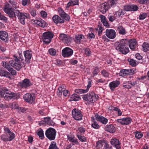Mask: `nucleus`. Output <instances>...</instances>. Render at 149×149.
Returning <instances> with one entry per match:
<instances>
[{"label":"nucleus","instance_id":"1","mask_svg":"<svg viewBox=\"0 0 149 149\" xmlns=\"http://www.w3.org/2000/svg\"><path fill=\"white\" fill-rule=\"evenodd\" d=\"M13 56L14 60L10 61V65L14 68L16 69L19 70L21 68L19 62L20 60L21 61L23 60L22 53V52H18V55H14Z\"/></svg>","mask_w":149,"mask_h":149},{"label":"nucleus","instance_id":"2","mask_svg":"<svg viewBox=\"0 0 149 149\" xmlns=\"http://www.w3.org/2000/svg\"><path fill=\"white\" fill-rule=\"evenodd\" d=\"M125 39H122L120 42H117L116 43V49L117 51L122 52L123 54H126L129 52L128 46L127 44L123 43Z\"/></svg>","mask_w":149,"mask_h":149},{"label":"nucleus","instance_id":"3","mask_svg":"<svg viewBox=\"0 0 149 149\" xmlns=\"http://www.w3.org/2000/svg\"><path fill=\"white\" fill-rule=\"evenodd\" d=\"M84 100L87 102L88 104L94 103L97 100L98 96L94 92H91L86 95H82Z\"/></svg>","mask_w":149,"mask_h":149},{"label":"nucleus","instance_id":"4","mask_svg":"<svg viewBox=\"0 0 149 149\" xmlns=\"http://www.w3.org/2000/svg\"><path fill=\"white\" fill-rule=\"evenodd\" d=\"M54 34L51 31L45 32L43 33L42 37V41L45 44H48L53 38Z\"/></svg>","mask_w":149,"mask_h":149},{"label":"nucleus","instance_id":"5","mask_svg":"<svg viewBox=\"0 0 149 149\" xmlns=\"http://www.w3.org/2000/svg\"><path fill=\"white\" fill-rule=\"evenodd\" d=\"M56 134L55 130L53 128H50L47 130L45 132V135L50 140L55 139Z\"/></svg>","mask_w":149,"mask_h":149},{"label":"nucleus","instance_id":"6","mask_svg":"<svg viewBox=\"0 0 149 149\" xmlns=\"http://www.w3.org/2000/svg\"><path fill=\"white\" fill-rule=\"evenodd\" d=\"M124 43L127 44L128 47L129 46L130 49L132 50L135 49L137 46V42L135 39H131L129 40L128 39H125Z\"/></svg>","mask_w":149,"mask_h":149},{"label":"nucleus","instance_id":"7","mask_svg":"<svg viewBox=\"0 0 149 149\" xmlns=\"http://www.w3.org/2000/svg\"><path fill=\"white\" fill-rule=\"evenodd\" d=\"M72 114L74 118L78 120H81L82 119V115L80 110L74 109L72 111Z\"/></svg>","mask_w":149,"mask_h":149},{"label":"nucleus","instance_id":"8","mask_svg":"<svg viewBox=\"0 0 149 149\" xmlns=\"http://www.w3.org/2000/svg\"><path fill=\"white\" fill-rule=\"evenodd\" d=\"M105 33L106 36L109 39H113L116 37V33L113 29H107Z\"/></svg>","mask_w":149,"mask_h":149},{"label":"nucleus","instance_id":"9","mask_svg":"<svg viewBox=\"0 0 149 149\" xmlns=\"http://www.w3.org/2000/svg\"><path fill=\"white\" fill-rule=\"evenodd\" d=\"M32 85L33 83L30 80L27 79H24L22 81L19 83V86L22 88H26Z\"/></svg>","mask_w":149,"mask_h":149},{"label":"nucleus","instance_id":"10","mask_svg":"<svg viewBox=\"0 0 149 149\" xmlns=\"http://www.w3.org/2000/svg\"><path fill=\"white\" fill-rule=\"evenodd\" d=\"M73 51L69 47H66L62 52V55L64 57H68L72 54Z\"/></svg>","mask_w":149,"mask_h":149},{"label":"nucleus","instance_id":"11","mask_svg":"<svg viewBox=\"0 0 149 149\" xmlns=\"http://www.w3.org/2000/svg\"><path fill=\"white\" fill-rule=\"evenodd\" d=\"M9 91L7 89L3 88L0 91V94L3 96L4 98L7 100H8L9 99Z\"/></svg>","mask_w":149,"mask_h":149},{"label":"nucleus","instance_id":"12","mask_svg":"<svg viewBox=\"0 0 149 149\" xmlns=\"http://www.w3.org/2000/svg\"><path fill=\"white\" fill-rule=\"evenodd\" d=\"M16 14L19 20L24 17L26 18H28L29 17V14L20 12L19 10L16 11Z\"/></svg>","mask_w":149,"mask_h":149},{"label":"nucleus","instance_id":"13","mask_svg":"<svg viewBox=\"0 0 149 149\" xmlns=\"http://www.w3.org/2000/svg\"><path fill=\"white\" fill-rule=\"evenodd\" d=\"M33 21L34 23L37 24L39 26L42 27L47 26V24L46 22L41 19L34 20Z\"/></svg>","mask_w":149,"mask_h":149},{"label":"nucleus","instance_id":"14","mask_svg":"<svg viewBox=\"0 0 149 149\" xmlns=\"http://www.w3.org/2000/svg\"><path fill=\"white\" fill-rule=\"evenodd\" d=\"M23 98L24 100L28 102L32 103L35 100L34 96H32V95L29 93H26L23 96Z\"/></svg>","mask_w":149,"mask_h":149},{"label":"nucleus","instance_id":"15","mask_svg":"<svg viewBox=\"0 0 149 149\" xmlns=\"http://www.w3.org/2000/svg\"><path fill=\"white\" fill-rule=\"evenodd\" d=\"M120 84V82L119 81H113L111 82L109 84V86L111 91H113L115 88L117 87Z\"/></svg>","mask_w":149,"mask_h":149},{"label":"nucleus","instance_id":"16","mask_svg":"<svg viewBox=\"0 0 149 149\" xmlns=\"http://www.w3.org/2000/svg\"><path fill=\"white\" fill-rule=\"evenodd\" d=\"M111 144L114 146L116 149H120L121 147L120 145L119 140L116 138L112 139L110 141Z\"/></svg>","mask_w":149,"mask_h":149},{"label":"nucleus","instance_id":"17","mask_svg":"<svg viewBox=\"0 0 149 149\" xmlns=\"http://www.w3.org/2000/svg\"><path fill=\"white\" fill-rule=\"evenodd\" d=\"M24 54L25 58V61L27 63H29L32 57L31 52L29 50L25 51L24 52Z\"/></svg>","mask_w":149,"mask_h":149},{"label":"nucleus","instance_id":"18","mask_svg":"<svg viewBox=\"0 0 149 149\" xmlns=\"http://www.w3.org/2000/svg\"><path fill=\"white\" fill-rule=\"evenodd\" d=\"M95 118L97 121L101 122L103 124H105L108 121V120L106 118L97 114L95 115Z\"/></svg>","mask_w":149,"mask_h":149},{"label":"nucleus","instance_id":"19","mask_svg":"<svg viewBox=\"0 0 149 149\" xmlns=\"http://www.w3.org/2000/svg\"><path fill=\"white\" fill-rule=\"evenodd\" d=\"M52 19L54 23L56 24L58 23H62L64 22V20L62 19L58 15H55L52 17Z\"/></svg>","mask_w":149,"mask_h":149},{"label":"nucleus","instance_id":"20","mask_svg":"<svg viewBox=\"0 0 149 149\" xmlns=\"http://www.w3.org/2000/svg\"><path fill=\"white\" fill-rule=\"evenodd\" d=\"M17 10H19L13 9H11V10H10V20H11V22H12V20H11V18L13 19V20H15L16 19V11Z\"/></svg>","mask_w":149,"mask_h":149},{"label":"nucleus","instance_id":"21","mask_svg":"<svg viewBox=\"0 0 149 149\" xmlns=\"http://www.w3.org/2000/svg\"><path fill=\"white\" fill-rule=\"evenodd\" d=\"M19 7L17 3L14 0H10V9H16Z\"/></svg>","mask_w":149,"mask_h":149},{"label":"nucleus","instance_id":"22","mask_svg":"<svg viewBox=\"0 0 149 149\" xmlns=\"http://www.w3.org/2000/svg\"><path fill=\"white\" fill-rule=\"evenodd\" d=\"M19 95L16 93H10V101L13 100H17L19 98Z\"/></svg>","mask_w":149,"mask_h":149},{"label":"nucleus","instance_id":"23","mask_svg":"<svg viewBox=\"0 0 149 149\" xmlns=\"http://www.w3.org/2000/svg\"><path fill=\"white\" fill-rule=\"evenodd\" d=\"M106 141L104 140H99L96 142V147L97 149H100L105 143Z\"/></svg>","mask_w":149,"mask_h":149},{"label":"nucleus","instance_id":"24","mask_svg":"<svg viewBox=\"0 0 149 149\" xmlns=\"http://www.w3.org/2000/svg\"><path fill=\"white\" fill-rule=\"evenodd\" d=\"M8 36V33L3 31H0V38L2 40H6Z\"/></svg>","mask_w":149,"mask_h":149},{"label":"nucleus","instance_id":"25","mask_svg":"<svg viewBox=\"0 0 149 149\" xmlns=\"http://www.w3.org/2000/svg\"><path fill=\"white\" fill-rule=\"evenodd\" d=\"M105 130L110 133H114L115 132V128L112 125H110L105 128Z\"/></svg>","mask_w":149,"mask_h":149},{"label":"nucleus","instance_id":"26","mask_svg":"<svg viewBox=\"0 0 149 149\" xmlns=\"http://www.w3.org/2000/svg\"><path fill=\"white\" fill-rule=\"evenodd\" d=\"M79 0H70L67 4L66 7L68 8L71 6H74L78 4Z\"/></svg>","mask_w":149,"mask_h":149},{"label":"nucleus","instance_id":"27","mask_svg":"<svg viewBox=\"0 0 149 149\" xmlns=\"http://www.w3.org/2000/svg\"><path fill=\"white\" fill-rule=\"evenodd\" d=\"M0 76L9 78V73L3 69H0Z\"/></svg>","mask_w":149,"mask_h":149},{"label":"nucleus","instance_id":"28","mask_svg":"<svg viewBox=\"0 0 149 149\" xmlns=\"http://www.w3.org/2000/svg\"><path fill=\"white\" fill-rule=\"evenodd\" d=\"M3 10L5 13L9 15V4L8 2L4 3Z\"/></svg>","mask_w":149,"mask_h":149},{"label":"nucleus","instance_id":"29","mask_svg":"<svg viewBox=\"0 0 149 149\" xmlns=\"http://www.w3.org/2000/svg\"><path fill=\"white\" fill-rule=\"evenodd\" d=\"M44 120L45 121L46 124L49 125H52L54 124V123L51 120L50 117H47L44 118Z\"/></svg>","mask_w":149,"mask_h":149},{"label":"nucleus","instance_id":"30","mask_svg":"<svg viewBox=\"0 0 149 149\" xmlns=\"http://www.w3.org/2000/svg\"><path fill=\"white\" fill-rule=\"evenodd\" d=\"M80 97L79 95L76 94H74L71 96L70 101H78Z\"/></svg>","mask_w":149,"mask_h":149},{"label":"nucleus","instance_id":"31","mask_svg":"<svg viewBox=\"0 0 149 149\" xmlns=\"http://www.w3.org/2000/svg\"><path fill=\"white\" fill-rule=\"evenodd\" d=\"M143 50L145 52L149 50V43L144 42L142 45Z\"/></svg>","mask_w":149,"mask_h":149},{"label":"nucleus","instance_id":"32","mask_svg":"<svg viewBox=\"0 0 149 149\" xmlns=\"http://www.w3.org/2000/svg\"><path fill=\"white\" fill-rule=\"evenodd\" d=\"M127 60L129 64L133 66H135L138 64V62L133 59L128 58Z\"/></svg>","mask_w":149,"mask_h":149},{"label":"nucleus","instance_id":"33","mask_svg":"<svg viewBox=\"0 0 149 149\" xmlns=\"http://www.w3.org/2000/svg\"><path fill=\"white\" fill-rule=\"evenodd\" d=\"M117 30L120 34L123 35L125 34V29L122 26H119L117 28Z\"/></svg>","mask_w":149,"mask_h":149},{"label":"nucleus","instance_id":"34","mask_svg":"<svg viewBox=\"0 0 149 149\" xmlns=\"http://www.w3.org/2000/svg\"><path fill=\"white\" fill-rule=\"evenodd\" d=\"M84 38V37L82 35H77L75 36V42L77 43H79L81 40Z\"/></svg>","mask_w":149,"mask_h":149},{"label":"nucleus","instance_id":"35","mask_svg":"<svg viewBox=\"0 0 149 149\" xmlns=\"http://www.w3.org/2000/svg\"><path fill=\"white\" fill-rule=\"evenodd\" d=\"M124 119V125H128L130 124L132 120V119L130 117H127L126 118H123Z\"/></svg>","mask_w":149,"mask_h":149},{"label":"nucleus","instance_id":"36","mask_svg":"<svg viewBox=\"0 0 149 149\" xmlns=\"http://www.w3.org/2000/svg\"><path fill=\"white\" fill-rule=\"evenodd\" d=\"M49 149H59L56 146V143L54 141H52L51 142L49 146Z\"/></svg>","mask_w":149,"mask_h":149},{"label":"nucleus","instance_id":"37","mask_svg":"<svg viewBox=\"0 0 149 149\" xmlns=\"http://www.w3.org/2000/svg\"><path fill=\"white\" fill-rule=\"evenodd\" d=\"M75 92L78 93H84L88 92V89H77L75 91Z\"/></svg>","mask_w":149,"mask_h":149},{"label":"nucleus","instance_id":"38","mask_svg":"<svg viewBox=\"0 0 149 149\" xmlns=\"http://www.w3.org/2000/svg\"><path fill=\"white\" fill-rule=\"evenodd\" d=\"M2 64L3 67L6 68L9 71V65L8 62L7 61H3Z\"/></svg>","mask_w":149,"mask_h":149},{"label":"nucleus","instance_id":"39","mask_svg":"<svg viewBox=\"0 0 149 149\" xmlns=\"http://www.w3.org/2000/svg\"><path fill=\"white\" fill-rule=\"evenodd\" d=\"M58 11L60 15L62 17L66 13L61 8H59L58 9Z\"/></svg>","mask_w":149,"mask_h":149},{"label":"nucleus","instance_id":"40","mask_svg":"<svg viewBox=\"0 0 149 149\" xmlns=\"http://www.w3.org/2000/svg\"><path fill=\"white\" fill-rule=\"evenodd\" d=\"M38 135L41 139H43L44 138L43 131L42 129L39 130L38 133Z\"/></svg>","mask_w":149,"mask_h":149},{"label":"nucleus","instance_id":"41","mask_svg":"<svg viewBox=\"0 0 149 149\" xmlns=\"http://www.w3.org/2000/svg\"><path fill=\"white\" fill-rule=\"evenodd\" d=\"M135 136L136 138L139 139L141 138L143 136V134L140 132H135Z\"/></svg>","mask_w":149,"mask_h":149},{"label":"nucleus","instance_id":"42","mask_svg":"<svg viewBox=\"0 0 149 149\" xmlns=\"http://www.w3.org/2000/svg\"><path fill=\"white\" fill-rule=\"evenodd\" d=\"M127 75H132L135 73V71L133 69H126Z\"/></svg>","mask_w":149,"mask_h":149},{"label":"nucleus","instance_id":"43","mask_svg":"<svg viewBox=\"0 0 149 149\" xmlns=\"http://www.w3.org/2000/svg\"><path fill=\"white\" fill-rule=\"evenodd\" d=\"M49 52L50 55L52 56H54L56 54V52L55 49L53 48H51L49 50Z\"/></svg>","mask_w":149,"mask_h":149},{"label":"nucleus","instance_id":"44","mask_svg":"<svg viewBox=\"0 0 149 149\" xmlns=\"http://www.w3.org/2000/svg\"><path fill=\"white\" fill-rule=\"evenodd\" d=\"M123 86L124 87L127 88H131L130 81L126 82L123 84Z\"/></svg>","mask_w":149,"mask_h":149},{"label":"nucleus","instance_id":"45","mask_svg":"<svg viewBox=\"0 0 149 149\" xmlns=\"http://www.w3.org/2000/svg\"><path fill=\"white\" fill-rule=\"evenodd\" d=\"M10 106L12 109H16L18 108V106L16 102H14L10 105Z\"/></svg>","mask_w":149,"mask_h":149},{"label":"nucleus","instance_id":"46","mask_svg":"<svg viewBox=\"0 0 149 149\" xmlns=\"http://www.w3.org/2000/svg\"><path fill=\"white\" fill-rule=\"evenodd\" d=\"M77 136L79 140L81 141L85 142L86 141V139L85 136H82L79 134H77Z\"/></svg>","mask_w":149,"mask_h":149},{"label":"nucleus","instance_id":"47","mask_svg":"<svg viewBox=\"0 0 149 149\" xmlns=\"http://www.w3.org/2000/svg\"><path fill=\"white\" fill-rule=\"evenodd\" d=\"M103 149H112V147L109 145L107 141H106L104 146Z\"/></svg>","mask_w":149,"mask_h":149},{"label":"nucleus","instance_id":"48","mask_svg":"<svg viewBox=\"0 0 149 149\" xmlns=\"http://www.w3.org/2000/svg\"><path fill=\"white\" fill-rule=\"evenodd\" d=\"M1 139L4 141H6L8 140L9 138L7 137L6 135L3 134L1 136Z\"/></svg>","mask_w":149,"mask_h":149},{"label":"nucleus","instance_id":"49","mask_svg":"<svg viewBox=\"0 0 149 149\" xmlns=\"http://www.w3.org/2000/svg\"><path fill=\"white\" fill-rule=\"evenodd\" d=\"M67 35L64 33H61L60 34V38L61 40L63 42L66 38H67Z\"/></svg>","mask_w":149,"mask_h":149},{"label":"nucleus","instance_id":"50","mask_svg":"<svg viewBox=\"0 0 149 149\" xmlns=\"http://www.w3.org/2000/svg\"><path fill=\"white\" fill-rule=\"evenodd\" d=\"M92 127L96 129H98L99 128L100 126L97 123L95 122H93V123L91 124Z\"/></svg>","mask_w":149,"mask_h":149},{"label":"nucleus","instance_id":"51","mask_svg":"<svg viewBox=\"0 0 149 149\" xmlns=\"http://www.w3.org/2000/svg\"><path fill=\"white\" fill-rule=\"evenodd\" d=\"M126 69L121 70L120 72V75L122 77H124L127 75Z\"/></svg>","mask_w":149,"mask_h":149},{"label":"nucleus","instance_id":"52","mask_svg":"<svg viewBox=\"0 0 149 149\" xmlns=\"http://www.w3.org/2000/svg\"><path fill=\"white\" fill-rule=\"evenodd\" d=\"M147 16V15L146 13H143L140 14L139 16V19L141 20L144 19Z\"/></svg>","mask_w":149,"mask_h":149},{"label":"nucleus","instance_id":"53","mask_svg":"<svg viewBox=\"0 0 149 149\" xmlns=\"http://www.w3.org/2000/svg\"><path fill=\"white\" fill-rule=\"evenodd\" d=\"M30 3V0H22V4L24 6H25L27 4H29Z\"/></svg>","mask_w":149,"mask_h":149},{"label":"nucleus","instance_id":"54","mask_svg":"<svg viewBox=\"0 0 149 149\" xmlns=\"http://www.w3.org/2000/svg\"><path fill=\"white\" fill-rule=\"evenodd\" d=\"M99 17L100 18L101 21L102 23L107 20L105 17L103 15H100Z\"/></svg>","mask_w":149,"mask_h":149},{"label":"nucleus","instance_id":"55","mask_svg":"<svg viewBox=\"0 0 149 149\" xmlns=\"http://www.w3.org/2000/svg\"><path fill=\"white\" fill-rule=\"evenodd\" d=\"M99 72V70L98 68L97 67H96L94 68L93 73L94 76H95L97 75Z\"/></svg>","mask_w":149,"mask_h":149},{"label":"nucleus","instance_id":"56","mask_svg":"<svg viewBox=\"0 0 149 149\" xmlns=\"http://www.w3.org/2000/svg\"><path fill=\"white\" fill-rule=\"evenodd\" d=\"M71 40L72 39L69 36H67V38L65 39L63 42L66 43H68L70 42Z\"/></svg>","mask_w":149,"mask_h":149},{"label":"nucleus","instance_id":"57","mask_svg":"<svg viewBox=\"0 0 149 149\" xmlns=\"http://www.w3.org/2000/svg\"><path fill=\"white\" fill-rule=\"evenodd\" d=\"M40 14L41 16L43 18H45L47 17V13L44 11H42L40 12Z\"/></svg>","mask_w":149,"mask_h":149},{"label":"nucleus","instance_id":"58","mask_svg":"<svg viewBox=\"0 0 149 149\" xmlns=\"http://www.w3.org/2000/svg\"><path fill=\"white\" fill-rule=\"evenodd\" d=\"M131 7V5L125 6H124V9L126 11H131L132 9Z\"/></svg>","mask_w":149,"mask_h":149},{"label":"nucleus","instance_id":"59","mask_svg":"<svg viewBox=\"0 0 149 149\" xmlns=\"http://www.w3.org/2000/svg\"><path fill=\"white\" fill-rule=\"evenodd\" d=\"M12 75H15L16 74V71L12 68H10V74Z\"/></svg>","mask_w":149,"mask_h":149},{"label":"nucleus","instance_id":"60","mask_svg":"<svg viewBox=\"0 0 149 149\" xmlns=\"http://www.w3.org/2000/svg\"><path fill=\"white\" fill-rule=\"evenodd\" d=\"M85 53L87 56H89L91 54V51L89 48H87L85 49Z\"/></svg>","mask_w":149,"mask_h":149},{"label":"nucleus","instance_id":"61","mask_svg":"<svg viewBox=\"0 0 149 149\" xmlns=\"http://www.w3.org/2000/svg\"><path fill=\"white\" fill-rule=\"evenodd\" d=\"M87 36L89 39L93 38L95 37V35L93 33L91 32L88 34Z\"/></svg>","mask_w":149,"mask_h":149},{"label":"nucleus","instance_id":"62","mask_svg":"<svg viewBox=\"0 0 149 149\" xmlns=\"http://www.w3.org/2000/svg\"><path fill=\"white\" fill-rule=\"evenodd\" d=\"M101 73L104 77H108L109 76L108 73L105 70H103L101 72Z\"/></svg>","mask_w":149,"mask_h":149},{"label":"nucleus","instance_id":"63","mask_svg":"<svg viewBox=\"0 0 149 149\" xmlns=\"http://www.w3.org/2000/svg\"><path fill=\"white\" fill-rule=\"evenodd\" d=\"M15 136V134L10 131V141L13 139Z\"/></svg>","mask_w":149,"mask_h":149},{"label":"nucleus","instance_id":"64","mask_svg":"<svg viewBox=\"0 0 149 149\" xmlns=\"http://www.w3.org/2000/svg\"><path fill=\"white\" fill-rule=\"evenodd\" d=\"M62 17H63L64 19L67 21H69L70 18V16L66 13Z\"/></svg>","mask_w":149,"mask_h":149}]
</instances>
